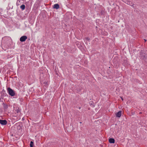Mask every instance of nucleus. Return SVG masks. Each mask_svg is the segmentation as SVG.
<instances>
[{"instance_id": "obj_8", "label": "nucleus", "mask_w": 147, "mask_h": 147, "mask_svg": "<svg viewBox=\"0 0 147 147\" xmlns=\"http://www.w3.org/2000/svg\"><path fill=\"white\" fill-rule=\"evenodd\" d=\"M20 8L22 10H24L25 9V5H21L20 6Z\"/></svg>"}, {"instance_id": "obj_3", "label": "nucleus", "mask_w": 147, "mask_h": 147, "mask_svg": "<svg viewBox=\"0 0 147 147\" xmlns=\"http://www.w3.org/2000/svg\"><path fill=\"white\" fill-rule=\"evenodd\" d=\"M0 123L2 125H5L7 124V121L5 120H0Z\"/></svg>"}, {"instance_id": "obj_1", "label": "nucleus", "mask_w": 147, "mask_h": 147, "mask_svg": "<svg viewBox=\"0 0 147 147\" xmlns=\"http://www.w3.org/2000/svg\"><path fill=\"white\" fill-rule=\"evenodd\" d=\"M7 90L9 94L11 96H13L15 94V93L13 90L10 88H7Z\"/></svg>"}, {"instance_id": "obj_14", "label": "nucleus", "mask_w": 147, "mask_h": 147, "mask_svg": "<svg viewBox=\"0 0 147 147\" xmlns=\"http://www.w3.org/2000/svg\"><path fill=\"white\" fill-rule=\"evenodd\" d=\"M144 40H145V42H146V40H145V39H144Z\"/></svg>"}, {"instance_id": "obj_6", "label": "nucleus", "mask_w": 147, "mask_h": 147, "mask_svg": "<svg viewBox=\"0 0 147 147\" xmlns=\"http://www.w3.org/2000/svg\"><path fill=\"white\" fill-rule=\"evenodd\" d=\"M59 5L58 4H55L54 5L53 8L57 9L59 8Z\"/></svg>"}, {"instance_id": "obj_10", "label": "nucleus", "mask_w": 147, "mask_h": 147, "mask_svg": "<svg viewBox=\"0 0 147 147\" xmlns=\"http://www.w3.org/2000/svg\"><path fill=\"white\" fill-rule=\"evenodd\" d=\"M90 40V38L88 37H86L84 39V40L86 41V42L87 41H89Z\"/></svg>"}, {"instance_id": "obj_12", "label": "nucleus", "mask_w": 147, "mask_h": 147, "mask_svg": "<svg viewBox=\"0 0 147 147\" xmlns=\"http://www.w3.org/2000/svg\"><path fill=\"white\" fill-rule=\"evenodd\" d=\"M16 4H17V5H19V2H18V1L17 2V3H16Z\"/></svg>"}, {"instance_id": "obj_4", "label": "nucleus", "mask_w": 147, "mask_h": 147, "mask_svg": "<svg viewBox=\"0 0 147 147\" xmlns=\"http://www.w3.org/2000/svg\"><path fill=\"white\" fill-rule=\"evenodd\" d=\"M122 112L121 111H119L116 114V116L117 117H120L121 116Z\"/></svg>"}, {"instance_id": "obj_15", "label": "nucleus", "mask_w": 147, "mask_h": 147, "mask_svg": "<svg viewBox=\"0 0 147 147\" xmlns=\"http://www.w3.org/2000/svg\"><path fill=\"white\" fill-rule=\"evenodd\" d=\"M80 123H82L81 122H80Z\"/></svg>"}, {"instance_id": "obj_5", "label": "nucleus", "mask_w": 147, "mask_h": 147, "mask_svg": "<svg viewBox=\"0 0 147 147\" xmlns=\"http://www.w3.org/2000/svg\"><path fill=\"white\" fill-rule=\"evenodd\" d=\"M109 142L110 143H114L115 140L114 139L111 138L109 139Z\"/></svg>"}, {"instance_id": "obj_9", "label": "nucleus", "mask_w": 147, "mask_h": 147, "mask_svg": "<svg viewBox=\"0 0 147 147\" xmlns=\"http://www.w3.org/2000/svg\"><path fill=\"white\" fill-rule=\"evenodd\" d=\"M34 143L32 141H31L30 142V147H33Z\"/></svg>"}, {"instance_id": "obj_13", "label": "nucleus", "mask_w": 147, "mask_h": 147, "mask_svg": "<svg viewBox=\"0 0 147 147\" xmlns=\"http://www.w3.org/2000/svg\"><path fill=\"white\" fill-rule=\"evenodd\" d=\"M121 99L122 100H123V99L121 97Z\"/></svg>"}, {"instance_id": "obj_2", "label": "nucleus", "mask_w": 147, "mask_h": 147, "mask_svg": "<svg viewBox=\"0 0 147 147\" xmlns=\"http://www.w3.org/2000/svg\"><path fill=\"white\" fill-rule=\"evenodd\" d=\"M27 37L26 36H23L20 38V41L21 42L25 41L27 39Z\"/></svg>"}, {"instance_id": "obj_7", "label": "nucleus", "mask_w": 147, "mask_h": 147, "mask_svg": "<svg viewBox=\"0 0 147 147\" xmlns=\"http://www.w3.org/2000/svg\"><path fill=\"white\" fill-rule=\"evenodd\" d=\"M127 3L128 5H131V6H132L133 7H135V5L134 4H133L131 5V4H132V3H131V2H128Z\"/></svg>"}, {"instance_id": "obj_11", "label": "nucleus", "mask_w": 147, "mask_h": 147, "mask_svg": "<svg viewBox=\"0 0 147 147\" xmlns=\"http://www.w3.org/2000/svg\"><path fill=\"white\" fill-rule=\"evenodd\" d=\"M0 145H1V146H3V144L1 142H0Z\"/></svg>"}]
</instances>
